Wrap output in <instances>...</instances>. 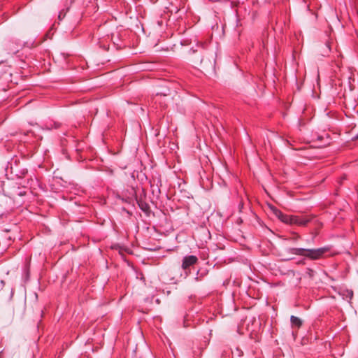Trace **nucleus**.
Listing matches in <instances>:
<instances>
[{
  "mask_svg": "<svg viewBox=\"0 0 358 358\" xmlns=\"http://www.w3.org/2000/svg\"><path fill=\"white\" fill-rule=\"evenodd\" d=\"M331 250V245H325L317 248H289L286 250L287 252L299 257H303V259L296 262L297 265H305L306 260L316 261L327 257V255Z\"/></svg>",
  "mask_w": 358,
  "mask_h": 358,
  "instance_id": "1",
  "label": "nucleus"
},
{
  "mask_svg": "<svg viewBox=\"0 0 358 358\" xmlns=\"http://www.w3.org/2000/svg\"><path fill=\"white\" fill-rule=\"evenodd\" d=\"M21 44L14 39H6L1 45V50L8 55H14L19 52Z\"/></svg>",
  "mask_w": 358,
  "mask_h": 358,
  "instance_id": "2",
  "label": "nucleus"
},
{
  "mask_svg": "<svg viewBox=\"0 0 358 358\" xmlns=\"http://www.w3.org/2000/svg\"><path fill=\"white\" fill-rule=\"evenodd\" d=\"M315 217L314 215H290L287 224L306 227Z\"/></svg>",
  "mask_w": 358,
  "mask_h": 358,
  "instance_id": "3",
  "label": "nucleus"
},
{
  "mask_svg": "<svg viewBox=\"0 0 358 358\" xmlns=\"http://www.w3.org/2000/svg\"><path fill=\"white\" fill-rule=\"evenodd\" d=\"M198 257L195 255H187L184 257L181 267L185 271V273H189V268L198 262Z\"/></svg>",
  "mask_w": 358,
  "mask_h": 358,
  "instance_id": "4",
  "label": "nucleus"
},
{
  "mask_svg": "<svg viewBox=\"0 0 358 358\" xmlns=\"http://www.w3.org/2000/svg\"><path fill=\"white\" fill-rule=\"evenodd\" d=\"M192 62L195 65H200L203 68L207 67L208 65L213 66V63L211 60L206 61L203 52H199L198 55H195L192 59Z\"/></svg>",
  "mask_w": 358,
  "mask_h": 358,
  "instance_id": "5",
  "label": "nucleus"
},
{
  "mask_svg": "<svg viewBox=\"0 0 358 358\" xmlns=\"http://www.w3.org/2000/svg\"><path fill=\"white\" fill-rule=\"evenodd\" d=\"M271 210L273 213L282 222L287 224L290 215L283 213L281 210L277 208L272 206Z\"/></svg>",
  "mask_w": 358,
  "mask_h": 358,
  "instance_id": "6",
  "label": "nucleus"
},
{
  "mask_svg": "<svg viewBox=\"0 0 358 358\" xmlns=\"http://www.w3.org/2000/svg\"><path fill=\"white\" fill-rule=\"evenodd\" d=\"M137 203L140 209L144 213L148 214L150 212V205L143 199H136Z\"/></svg>",
  "mask_w": 358,
  "mask_h": 358,
  "instance_id": "7",
  "label": "nucleus"
},
{
  "mask_svg": "<svg viewBox=\"0 0 358 358\" xmlns=\"http://www.w3.org/2000/svg\"><path fill=\"white\" fill-rule=\"evenodd\" d=\"M171 92L169 89H166L162 92H158L156 93L155 96L153 97V100L155 103H157V101L162 98H166L170 96Z\"/></svg>",
  "mask_w": 358,
  "mask_h": 358,
  "instance_id": "8",
  "label": "nucleus"
},
{
  "mask_svg": "<svg viewBox=\"0 0 358 358\" xmlns=\"http://www.w3.org/2000/svg\"><path fill=\"white\" fill-rule=\"evenodd\" d=\"M152 194L155 196L157 199L159 197L161 194V190L158 185H155L154 184L150 185Z\"/></svg>",
  "mask_w": 358,
  "mask_h": 358,
  "instance_id": "9",
  "label": "nucleus"
},
{
  "mask_svg": "<svg viewBox=\"0 0 358 358\" xmlns=\"http://www.w3.org/2000/svg\"><path fill=\"white\" fill-rule=\"evenodd\" d=\"M290 320H291L292 325L294 326L297 328L300 327V326L302 324L301 319L294 316V315H291Z\"/></svg>",
  "mask_w": 358,
  "mask_h": 358,
  "instance_id": "10",
  "label": "nucleus"
},
{
  "mask_svg": "<svg viewBox=\"0 0 358 358\" xmlns=\"http://www.w3.org/2000/svg\"><path fill=\"white\" fill-rule=\"evenodd\" d=\"M315 271L310 268H306L305 269V274L310 278H313L315 275Z\"/></svg>",
  "mask_w": 358,
  "mask_h": 358,
  "instance_id": "11",
  "label": "nucleus"
},
{
  "mask_svg": "<svg viewBox=\"0 0 358 358\" xmlns=\"http://www.w3.org/2000/svg\"><path fill=\"white\" fill-rule=\"evenodd\" d=\"M157 103H158L159 104L160 107H162L163 108H165L167 106L166 98H162V99H159V101H157Z\"/></svg>",
  "mask_w": 358,
  "mask_h": 358,
  "instance_id": "12",
  "label": "nucleus"
},
{
  "mask_svg": "<svg viewBox=\"0 0 358 358\" xmlns=\"http://www.w3.org/2000/svg\"><path fill=\"white\" fill-rule=\"evenodd\" d=\"M189 315H185L184 317H183V326L184 327H189L191 326L190 324L188 323V317H189Z\"/></svg>",
  "mask_w": 358,
  "mask_h": 358,
  "instance_id": "13",
  "label": "nucleus"
},
{
  "mask_svg": "<svg viewBox=\"0 0 358 358\" xmlns=\"http://www.w3.org/2000/svg\"><path fill=\"white\" fill-rule=\"evenodd\" d=\"M294 236L290 238L289 239L293 241H297L298 240H299L301 238V236L297 234V233H294Z\"/></svg>",
  "mask_w": 358,
  "mask_h": 358,
  "instance_id": "14",
  "label": "nucleus"
},
{
  "mask_svg": "<svg viewBox=\"0 0 358 358\" xmlns=\"http://www.w3.org/2000/svg\"><path fill=\"white\" fill-rule=\"evenodd\" d=\"M25 194H26V192H20L18 193V195H20V196H24Z\"/></svg>",
  "mask_w": 358,
  "mask_h": 358,
  "instance_id": "15",
  "label": "nucleus"
},
{
  "mask_svg": "<svg viewBox=\"0 0 358 358\" xmlns=\"http://www.w3.org/2000/svg\"><path fill=\"white\" fill-rule=\"evenodd\" d=\"M191 51H192V52H193L194 54L197 53V50H194L191 49Z\"/></svg>",
  "mask_w": 358,
  "mask_h": 358,
  "instance_id": "16",
  "label": "nucleus"
},
{
  "mask_svg": "<svg viewBox=\"0 0 358 358\" xmlns=\"http://www.w3.org/2000/svg\"><path fill=\"white\" fill-rule=\"evenodd\" d=\"M59 126H60V124H59V123L55 124V128H58V127H59Z\"/></svg>",
  "mask_w": 358,
  "mask_h": 358,
  "instance_id": "17",
  "label": "nucleus"
},
{
  "mask_svg": "<svg viewBox=\"0 0 358 358\" xmlns=\"http://www.w3.org/2000/svg\"><path fill=\"white\" fill-rule=\"evenodd\" d=\"M355 139L358 140V133L356 134V136L354 137Z\"/></svg>",
  "mask_w": 358,
  "mask_h": 358,
  "instance_id": "18",
  "label": "nucleus"
},
{
  "mask_svg": "<svg viewBox=\"0 0 358 358\" xmlns=\"http://www.w3.org/2000/svg\"><path fill=\"white\" fill-rule=\"evenodd\" d=\"M124 201H125L126 202H130V201H129V198H128V199H125Z\"/></svg>",
  "mask_w": 358,
  "mask_h": 358,
  "instance_id": "19",
  "label": "nucleus"
}]
</instances>
